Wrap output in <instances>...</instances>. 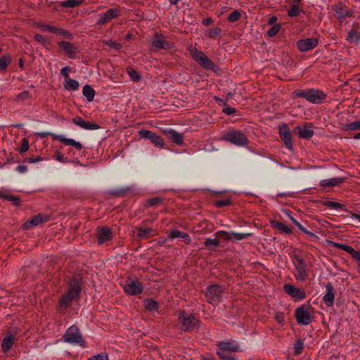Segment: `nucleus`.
Returning a JSON list of instances; mask_svg holds the SVG:
<instances>
[{
	"instance_id": "nucleus-44",
	"label": "nucleus",
	"mask_w": 360,
	"mask_h": 360,
	"mask_svg": "<svg viewBox=\"0 0 360 360\" xmlns=\"http://www.w3.org/2000/svg\"><path fill=\"white\" fill-rule=\"evenodd\" d=\"M11 59L8 56H3L0 58V70H4L10 63Z\"/></svg>"
},
{
	"instance_id": "nucleus-22",
	"label": "nucleus",
	"mask_w": 360,
	"mask_h": 360,
	"mask_svg": "<svg viewBox=\"0 0 360 360\" xmlns=\"http://www.w3.org/2000/svg\"><path fill=\"white\" fill-rule=\"evenodd\" d=\"M164 133L168 135L169 139L177 145H181L183 143L181 134H179L174 130L167 129L164 131Z\"/></svg>"
},
{
	"instance_id": "nucleus-36",
	"label": "nucleus",
	"mask_w": 360,
	"mask_h": 360,
	"mask_svg": "<svg viewBox=\"0 0 360 360\" xmlns=\"http://www.w3.org/2000/svg\"><path fill=\"white\" fill-rule=\"evenodd\" d=\"M288 216L301 231L310 236L317 238V236L314 233L307 231L299 221H297L295 218H293L289 213H288Z\"/></svg>"
},
{
	"instance_id": "nucleus-24",
	"label": "nucleus",
	"mask_w": 360,
	"mask_h": 360,
	"mask_svg": "<svg viewBox=\"0 0 360 360\" xmlns=\"http://www.w3.org/2000/svg\"><path fill=\"white\" fill-rule=\"evenodd\" d=\"M342 178H331L323 179L320 181V186L323 187H333L340 185L343 182Z\"/></svg>"
},
{
	"instance_id": "nucleus-38",
	"label": "nucleus",
	"mask_w": 360,
	"mask_h": 360,
	"mask_svg": "<svg viewBox=\"0 0 360 360\" xmlns=\"http://www.w3.org/2000/svg\"><path fill=\"white\" fill-rule=\"evenodd\" d=\"M144 307L150 311H155L158 309V302L153 299H146L143 301Z\"/></svg>"
},
{
	"instance_id": "nucleus-50",
	"label": "nucleus",
	"mask_w": 360,
	"mask_h": 360,
	"mask_svg": "<svg viewBox=\"0 0 360 360\" xmlns=\"http://www.w3.org/2000/svg\"><path fill=\"white\" fill-rule=\"evenodd\" d=\"M325 205L330 208L334 209V210H339L342 207V205L333 201H327L326 202Z\"/></svg>"
},
{
	"instance_id": "nucleus-60",
	"label": "nucleus",
	"mask_w": 360,
	"mask_h": 360,
	"mask_svg": "<svg viewBox=\"0 0 360 360\" xmlns=\"http://www.w3.org/2000/svg\"><path fill=\"white\" fill-rule=\"evenodd\" d=\"M223 112L228 115H231L236 112V109L229 106H224Z\"/></svg>"
},
{
	"instance_id": "nucleus-6",
	"label": "nucleus",
	"mask_w": 360,
	"mask_h": 360,
	"mask_svg": "<svg viewBox=\"0 0 360 360\" xmlns=\"http://www.w3.org/2000/svg\"><path fill=\"white\" fill-rule=\"evenodd\" d=\"M64 340L71 344H77L84 347V341L79 333V328L75 326H70L65 332Z\"/></svg>"
},
{
	"instance_id": "nucleus-11",
	"label": "nucleus",
	"mask_w": 360,
	"mask_h": 360,
	"mask_svg": "<svg viewBox=\"0 0 360 360\" xmlns=\"http://www.w3.org/2000/svg\"><path fill=\"white\" fill-rule=\"evenodd\" d=\"M139 134L141 138L150 139L158 146L163 147L165 145L164 140L160 136L149 130L142 129L139 131Z\"/></svg>"
},
{
	"instance_id": "nucleus-41",
	"label": "nucleus",
	"mask_w": 360,
	"mask_h": 360,
	"mask_svg": "<svg viewBox=\"0 0 360 360\" xmlns=\"http://www.w3.org/2000/svg\"><path fill=\"white\" fill-rule=\"evenodd\" d=\"M345 128L347 130L349 131L360 130V119L347 124Z\"/></svg>"
},
{
	"instance_id": "nucleus-10",
	"label": "nucleus",
	"mask_w": 360,
	"mask_h": 360,
	"mask_svg": "<svg viewBox=\"0 0 360 360\" xmlns=\"http://www.w3.org/2000/svg\"><path fill=\"white\" fill-rule=\"evenodd\" d=\"M318 45V40L314 37L300 39L297 42L300 51L305 52L314 49Z\"/></svg>"
},
{
	"instance_id": "nucleus-63",
	"label": "nucleus",
	"mask_w": 360,
	"mask_h": 360,
	"mask_svg": "<svg viewBox=\"0 0 360 360\" xmlns=\"http://www.w3.org/2000/svg\"><path fill=\"white\" fill-rule=\"evenodd\" d=\"M69 72H70V68L68 66L63 68L60 70L61 75L65 78V79H68V78H70Z\"/></svg>"
},
{
	"instance_id": "nucleus-18",
	"label": "nucleus",
	"mask_w": 360,
	"mask_h": 360,
	"mask_svg": "<svg viewBox=\"0 0 360 360\" xmlns=\"http://www.w3.org/2000/svg\"><path fill=\"white\" fill-rule=\"evenodd\" d=\"M280 136L283 143H285V146L289 150H292L291 134L288 128L285 127L280 130Z\"/></svg>"
},
{
	"instance_id": "nucleus-56",
	"label": "nucleus",
	"mask_w": 360,
	"mask_h": 360,
	"mask_svg": "<svg viewBox=\"0 0 360 360\" xmlns=\"http://www.w3.org/2000/svg\"><path fill=\"white\" fill-rule=\"evenodd\" d=\"M349 254L351 255L353 259H354L360 264V250H355L353 248H352Z\"/></svg>"
},
{
	"instance_id": "nucleus-5",
	"label": "nucleus",
	"mask_w": 360,
	"mask_h": 360,
	"mask_svg": "<svg viewBox=\"0 0 360 360\" xmlns=\"http://www.w3.org/2000/svg\"><path fill=\"white\" fill-rule=\"evenodd\" d=\"M295 318L299 324H309L313 318L311 307L304 304L298 307L295 311Z\"/></svg>"
},
{
	"instance_id": "nucleus-27",
	"label": "nucleus",
	"mask_w": 360,
	"mask_h": 360,
	"mask_svg": "<svg viewBox=\"0 0 360 360\" xmlns=\"http://www.w3.org/2000/svg\"><path fill=\"white\" fill-rule=\"evenodd\" d=\"M13 344V337L11 335H7L2 340L1 348L4 352H8Z\"/></svg>"
},
{
	"instance_id": "nucleus-46",
	"label": "nucleus",
	"mask_w": 360,
	"mask_h": 360,
	"mask_svg": "<svg viewBox=\"0 0 360 360\" xmlns=\"http://www.w3.org/2000/svg\"><path fill=\"white\" fill-rule=\"evenodd\" d=\"M281 30L280 25H274L267 31V35L270 37L275 36Z\"/></svg>"
},
{
	"instance_id": "nucleus-20",
	"label": "nucleus",
	"mask_w": 360,
	"mask_h": 360,
	"mask_svg": "<svg viewBox=\"0 0 360 360\" xmlns=\"http://www.w3.org/2000/svg\"><path fill=\"white\" fill-rule=\"evenodd\" d=\"M335 15L339 19L345 18L347 16H351L352 12L345 6L337 5L334 8Z\"/></svg>"
},
{
	"instance_id": "nucleus-61",
	"label": "nucleus",
	"mask_w": 360,
	"mask_h": 360,
	"mask_svg": "<svg viewBox=\"0 0 360 360\" xmlns=\"http://www.w3.org/2000/svg\"><path fill=\"white\" fill-rule=\"evenodd\" d=\"M160 201H161V199L160 198H153L149 199L147 201V205L148 206H153V205L159 203Z\"/></svg>"
},
{
	"instance_id": "nucleus-40",
	"label": "nucleus",
	"mask_w": 360,
	"mask_h": 360,
	"mask_svg": "<svg viewBox=\"0 0 360 360\" xmlns=\"http://www.w3.org/2000/svg\"><path fill=\"white\" fill-rule=\"evenodd\" d=\"M347 39L351 43L357 42L360 39V34L356 31H350Z\"/></svg>"
},
{
	"instance_id": "nucleus-17",
	"label": "nucleus",
	"mask_w": 360,
	"mask_h": 360,
	"mask_svg": "<svg viewBox=\"0 0 360 360\" xmlns=\"http://www.w3.org/2000/svg\"><path fill=\"white\" fill-rule=\"evenodd\" d=\"M112 232L108 227H101L97 230V238L100 244L111 239Z\"/></svg>"
},
{
	"instance_id": "nucleus-14",
	"label": "nucleus",
	"mask_w": 360,
	"mask_h": 360,
	"mask_svg": "<svg viewBox=\"0 0 360 360\" xmlns=\"http://www.w3.org/2000/svg\"><path fill=\"white\" fill-rule=\"evenodd\" d=\"M72 122L77 126L86 130H96L100 128L99 125L88 121H85L84 119L79 116L74 117Z\"/></svg>"
},
{
	"instance_id": "nucleus-48",
	"label": "nucleus",
	"mask_w": 360,
	"mask_h": 360,
	"mask_svg": "<svg viewBox=\"0 0 360 360\" xmlns=\"http://www.w3.org/2000/svg\"><path fill=\"white\" fill-rule=\"evenodd\" d=\"M37 26L44 31H49L51 33H53L56 31V27L51 26L49 25H45L42 23H37Z\"/></svg>"
},
{
	"instance_id": "nucleus-37",
	"label": "nucleus",
	"mask_w": 360,
	"mask_h": 360,
	"mask_svg": "<svg viewBox=\"0 0 360 360\" xmlns=\"http://www.w3.org/2000/svg\"><path fill=\"white\" fill-rule=\"evenodd\" d=\"M84 0H66L61 1L60 5L64 8H75L79 6Z\"/></svg>"
},
{
	"instance_id": "nucleus-51",
	"label": "nucleus",
	"mask_w": 360,
	"mask_h": 360,
	"mask_svg": "<svg viewBox=\"0 0 360 360\" xmlns=\"http://www.w3.org/2000/svg\"><path fill=\"white\" fill-rule=\"evenodd\" d=\"M54 34L61 35L66 38L72 37V34L67 30L63 29L56 28V31L53 32Z\"/></svg>"
},
{
	"instance_id": "nucleus-23",
	"label": "nucleus",
	"mask_w": 360,
	"mask_h": 360,
	"mask_svg": "<svg viewBox=\"0 0 360 360\" xmlns=\"http://www.w3.org/2000/svg\"><path fill=\"white\" fill-rule=\"evenodd\" d=\"M59 47L63 49L69 57H72L75 53V47L70 42L61 41L58 43Z\"/></svg>"
},
{
	"instance_id": "nucleus-21",
	"label": "nucleus",
	"mask_w": 360,
	"mask_h": 360,
	"mask_svg": "<svg viewBox=\"0 0 360 360\" xmlns=\"http://www.w3.org/2000/svg\"><path fill=\"white\" fill-rule=\"evenodd\" d=\"M171 239L179 238L181 241L188 243L191 241L189 236L184 232L179 231L176 229L172 230L169 234Z\"/></svg>"
},
{
	"instance_id": "nucleus-55",
	"label": "nucleus",
	"mask_w": 360,
	"mask_h": 360,
	"mask_svg": "<svg viewBox=\"0 0 360 360\" xmlns=\"http://www.w3.org/2000/svg\"><path fill=\"white\" fill-rule=\"evenodd\" d=\"M220 33V30L219 28H212L209 30L207 32V36H209L211 38H215L217 37Z\"/></svg>"
},
{
	"instance_id": "nucleus-49",
	"label": "nucleus",
	"mask_w": 360,
	"mask_h": 360,
	"mask_svg": "<svg viewBox=\"0 0 360 360\" xmlns=\"http://www.w3.org/2000/svg\"><path fill=\"white\" fill-rule=\"evenodd\" d=\"M105 44L117 51L120 50L122 47L120 44L117 43L112 40H107L105 41Z\"/></svg>"
},
{
	"instance_id": "nucleus-59",
	"label": "nucleus",
	"mask_w": 360,
	"mask_h": 360,
	"mask_svg": "<svg viewBox=\"0 0 360 360\" xmlns=\"http://www.w3.org/2000/svg\"><path fill=\"white\" fill-rule=\"evenodd\" d=\"M274 319L278 323H283L284 321L285 316L283 313L276 312L274 316Z\"/></svg>"
},
{
	"instance_id": "nucleus-7",
	"label": "nucleus",
	"mask_w": 360,
	"mask_h": 360,
	"mask_svg": "<svg viewBox=\"0 0 360 360\" xmlns=\"http://www.w3.org/2000/svg\"><path fill=\"white\" fill-rule=\"evenodd\" d=\"M124 290L127 295H136L143 291V285L137 280L128 279L124 285Z\"/></svg>"
},
{
	"instance_id": "nucleus-42",
	"label": "nucleus",
	"mask_w": 360,
	"mask_h": 360,
	"mask_svg": "<svg viewBox=\"0 0 360 360\" xmlns=\"http://www.w3.org/2000/svg\"><path fill=\"white\" fill-rule=\"evenodd\" d=\"M55 159L56 161L61 163H67L69 162L68 157H65L60 150L55 151Z\"/></svg>"
},
{
	"instance_id": "nucleus-47",
	"label": "nucleus",
	"mask_w": 360,
	"mask_h": 360,
	"mask_svg": "<svg viewBox=\"0 0 360 360\" xmlns=\"http://www.w3.org/2000/svg\"><path fill=\"white\" fill-rule=\"evenodd\" d=\"M87 360H108V355L106 352H101L89 358Z\"/></svg>"
},
{
	"instance_id": "nucleus-39",
	"label": "nucleus",
	"mask_w": 360,
	"mask_h": 360,
	"mask_svg": "<svg viewBox=\"0 0 360 360\" xmlns=\"http://www.w3.org/2000/svg\"><path fill=\"white\" fill-rule=\"evenodd\" d=\"M328 243L330 244V246L332 247H334V248H339L340 250H342L348 253H349V251L351 250L352 248L351 246L349 245H345V244H342V243H336V242H334V241H329Z\"/></svg>"
},
{
	"instance_id": "nucleus-32",
	"label": "nucleus",
	"mask_w": 360,
	"mask_h": 360,
	"mask_svg": "<svg viewBox=\"0 0 360 360\" xmlns=\"http://www.w3.org/2000/svg\"><path fill=\"white\" fill-rule=\"evenodd\" d=\"M300 0H291V6L288 11V15L290 17H295L300 13Z\"/></svg>"
},
{
	"instance_id": "nucleus-9",
	"label": "nucleus",
	"mask_w": 360,
	"mask_h": 360,
	"mask_svg": "<svg viewBox=\"0 0 360 360\" xmlns=\"http://www.w3.org/2000/svg\"><path fill=\"white\" fill-rule=\"evenodd\" d=\"M222 294V289L219 285L210 286L206 293L207 301L212 304H215L220 299Z\"/></svg>"
},
{
	"instance_id": "nucleus-28",
	"label": "nucleus",
	"mask_w": 360,
	"mask_h": 360,
	"mask_svg": "<svg viewBox=\"0 0 360 360\" xmlns=\"http://www.w3.org/2000/svg\"><path fill=\"white\" fill-rule=\"evenodd\" d=\"M190 53L193 58L200 65H202V53L195 47L191 46L189 48Z\"/></svg>"
},
{
	"instance_id": "nucleus-25",
	"label": "nucleus",
	"mask_w": 360,
	"mask_h": 360,
	"mask_svg": "<svg viewBox=\"0 0 360 360\" xmlns=\"http://www.w3.org/2000/svg\"><path fill=\"white\" fill-rule=\"evenodd\" d=\"M300 137L303 139H309L314 135L313 129L308 126L297 127Z\"/></svg>"
},
{
	"instance_id": "nucleus-19",
	"label": "nucleus",
	"mask_w": 360,
	"mask_h": 360,
	"mask_svg": "<svg viewBox=\"0 0 360 360\" xmlns=\"http://www.w3.org/2000/svg\"><path fill=\"white\" fill-rule=\"evenodd\" d=\"M326 293L323 297V300L328 307H332L334 303V294L333 285L329 283L326 286Z\"/></svg>"
},
{
	"instance_id": "nucleus-34",
	"label": "nucleus",
	"mask_w": 360,
	"mask_h": 360,
	"mask_svg": "<svg viewBox=\"0 0 360 360\" xmlns=\"http://www.w3.org/2000/svg\"><path fill=\"white\" fill-rule=\"evenodd\" d=\"M47 219H48L46 217H44L42 215L38 214V215L34 217L33 218H32L29 221L25 223V227H27L29 225L35 226H37L44 221H46Z\"/></svg>"
},
{
	"instance_id": "nucleus-8",
	"label": "nucleus",
	"mask_w": 360,
	"mask_h": 360,
	"mask_svg": "<svg viewBox=\"0 0 360 360\" xmlns=\"http://www.w3.org/2000/svg\"><path fill=\"white\" fill-rule=\"evenodd\" d=\"M179 319L182 324V329L184 330L192 329L195 326L198 322L193 315L185 312L180 313Z\"/></svg>"
},
{
	"instance_id": "nucleus-15",
	"label": "nucleus",
	"mask_w": 360,
	"mask_h": 360,
	"mask_svg": "<svg viewBox=\"0 0 360 360\" xmlns=\"http://www.w3.org/2000/svg\"><path fill=\"white\" fill-rule=\"evenodd\" d=\"M54 138H55V139L60 141L65 145L72 146L78 150H81L83 148V146L80 142L77 141L73 139L66 138L62 134L54 135Z\"/></svg>"
},
{
	"instance_id": "nucleus-64",
	"label": "nucleus",
	"mask_w": 360,
	"mask_h": 360,
	"mask_svg": "<svg viewBox=\"0 0 360 360\" xmlns=\"http://www.w3.org/2000/svg\"><path fill=\"white\" fill-rule=\"evenodd\" d=\"M217 354L221 358V360H235L234 358L229 356L226 354H224L221 352H217Z\"/></svg>"
},
{
	"instance_id": "nucleus-26",
	"label": "nucleus",
	"mask_w": 360,
	"mask_h": 360,
	"mask_svg": "<svg viewBox=\"0 0 360 360\" xmlns=\"http://www.w3.org/2000/svg\"><path fill=\"white\" fill-rule=\"evenodd\" d=\"M152 44L154 47L158 49H167V42L160 36L156 34L152 41Z\"/></svg>"
},
{
	"instance_id": "nucleus-62",
	"label": "nucleus",
	"mask_w": 360,
	"mask_h": 360,
	"mask_svg": "<svg viewBox=\"0 0 360 360\" xmlns=\"http://www.w3.org/2000/svg\"><path fill=\"white\" fill-rule=\"evenodd\" d=\"M34 39L37 41H38L41 44H43L47 41L46 38L44 36L39 34H37L34 36Z\"/></svg>"
},
{
	"instance_id": "nucleus-30",
	"label": "nucleus",
	"mask_w": 360,
	"mask_h": 360,
	"mask_svg": "<svg viewBox=\"0 0 360 360\" xmlns=\"http://www.w3.org/2000/svg\"><path fill=\"white\" fill-rule=\"evenodd\" d=\"M79 84L77 80L71 78H68V79H65L64 83L65 89L68 91H76L79 89Z\"/></svg>"
},
{
	"instance_id": "nucleus-57",
	"label": "nucleus",
	"mask_w": 360,
	"mask_h": 360,
	"mask_svg": "<svg viewBox=\"0 0 360 360\" xmlns=\"http://www.w3.org/2000/svg\"><path fill=\"white\" fill-rule=\"evenodd\" d=\"M294 349H295V353L296 354H300L302 352V349H303V343L300 341L297 342L295 344Z\"/></svg>"
},
{
	"instance_id": "nucleus-45",
	"label": "nucleus",
	"mask_w": 360,
	"mask_h": 360,
	"mask_svg": "<svg viewBox=\"0 0 360 360\" xmlns=\"http://www.w3.org/2000/svg\"><path fill=\"white\" fill-rule=\"evenodd\" d=\"M216 66L207 57L204 56V69L216 71Z\"/></svg>"
},
{
	"instance_id": "nucleus-4",
	"label": "nucleus",
	"mask_w": 360,
	"mask_h": 360,
	"mask_svg": "<svg viewBox=\"0 0 360 360\" xmlns=\"http://www.w3.org/2000/svg\"><path fill=\"white\" fill-rule=\"evenodd\" d=\"M297 96L304 98L307 101L315 104L322 103L326 98V94L323 91L313 89L299 91L297 93Z\"/></svg>"
},
{
	"instance_id": "nucleus-16",
	"label": "nucleus",
	"mask_w": 360,
	"mask_h": 360,
	"mask_svg": "<svg viewBox=\"0 0 360 360\" xmlns=\"http://www.w3.org/2000/svg\"><path fill=\"white\" fill-rule=\"evenodd\" d=\"M217 346L219 349L218 352H221L224 354H226V352H237L239 350L238 345L234 341L221 342Z\"/></svg>"
},
{
	"instance_id": "nucleus-29",
	"label": "nucleus",
	"mask_w": 360,
	"mask_h": 360,
	"mask_svg": "<svg viewBox=\"0 0 360 360\" xmlns=\"http://www.w3.org/2000/svg\"><path fill=\"white\" fill-rule=\"evenodd\" d=\"M190 53L193 58L200 65H202V53L195 47L191 46L189 48Z\"/></svg>"
},
{
	"instance_id": "nucleus-35",
	"label": "nucleus",
	"mask_w": 360,
	"mask_h": 360,
	"mask_svg": "<svg viewBox=\"0 0 360 360\" xmlns=\"http://www.w3.org/2000/svg\"><path fill=\"white\" fill-rule=\"evenodd\" d=\"M271 225L274 229H276L285 233H292V230L282 222L278 221H273L271 222Z\"/></svg>"
},
{
	"instance_id": "nucleus-54",
	"label": "nucleus",
	"mask_w": 360,
	"mask_h": 360,
	"mask_svg": "<svg viewBox=\"0 0 360 360\" xmlns=\"http://www.w3.org/2000/svg\"><path fill=\"white\" fill-rule=\"evenodd\" d=\"M214 205L217 207H224V206H228V205H231V200L229 199H228V198L227 199H224V200H217L214 202Z\"/></svg>"
},
{
	"instance_id": "nucleus-58",
	"label": "nucleus",
	"mask_w": 360,
	"mask_h": 360,
	"mask_svg": "<svg viewBox=\"0 0 360 360\" xmlns=\"http://www.w3.org/2000/svg\"><path fill=\"white\" fill-rule=\"evenodd\" d=\"M6 200L12 202L14 205H18L20 203V199L15 195H8Z\"/></svg>"
},
{
	"instance_id": "nucleus-43",
	"label": "nucleus",
	"mask_w": 360,
	"mask_h": 360,
	"mask_svg": "<svg viewBox=\"0 0 360 360\" xmlns=\"http://www.w3.org/2000/svg\"><path fill=\"white\" fill-rule=\"evenodd\" d=\"M127 73L130 77L131 79L134 82H138L141 79L140 75L134 69L129 68L127 70Z\"/></svg>"
},
{
	"instance_id": "nucleus-1",
	"label": "nucleus",
	"mask_w": 360,
	"mask_h": 360,
	"mask_svg": "<svg viewBox=\"0 0 360 360\" xmlns=\"http://www.w3.org/2000/svg\"><path fill=\"white\" fill-rule=\"evenodd\" d=\"M80 290L81 286L79 281L76 280H72L70 281L68 292L65 294L60 299V309L67 307L72 300L77 299L80 292Z\"/></svg>"
},
{
	"instance_id": "nucleus-2",
	"label": "nucleus",
	"mask_w": 360,
	"mask_h": 360,
	"mask_svg": "<svg viewBox=\"0 0 360 360\" xmlns=\"http://www.w3.org/2000/svg\"><path fill=\"white\" fill-rule=\"evenodd\" d=\"M292 263L295 267L294 276L297 281H304L308 277V269L305 261L298 255L292 257Z\"/></svg>"
},
{
	"instance_id": "nucleus-53",
	"label": "nucleus",
	"mask_w": 360,
	"mask_h": 360,
	"mask_svg": "<svg viewBox=\"0 0 360 360\" xmlns=\"http://www.w3.org/2000/svg\"><path fill=\"white\" fill-rule=\"evenodd\" d=\"M28 149H29V142H28L27 139L25 138L22 140V144L19 149V152L20 153H24Z\"/></svg>"
},
{
	"instance_id": "nucleus-3",
	"label": "nucleus",
	"mask_w": 360,
	"mask_h": 360,
	"mask_svg": "<svg viewBox=\"0 0 360 360\" xmlns=\"http://www.w3.org/2000/svg\"><path fill=\"white\" fill-rule=\"evenodd\" d=\"M223 139L238 146H245L248 144L247 136L238 130H231L224 135Z\"/></svg>"
},
{
	"instance_id": "nucleus-33",
	"label": "nucleus",
	"mask_w": 360,
	"mask_h": 360,
	"mask_svg": "<svg viewBox=\"0 0 360 360\" xmlns=\"http://www.w3.org/2000/svg\"><path fill=\"white\" fill-rule=\"evenodd\" d=\"M82 93L89 102L94 101L95 96V91L90 85H85L83 87Z\"/></svg>"
},
{
	"instance_id": "nucleus-52",
	"label": "nucleus",
	"mask_w": 360,
	"mask_h": 360,
	"mask_svg": "<svg viewBox=\"0 0 360 360\" xmlns=\"http://www.w3.org/2000/svg\"><path fill=\"white\" fill-rule=\"evenodd\" d=\"M240 18V13L238 11H233L229 16V20L230 22H236Z\"/></svg>"
},
{
	"instance_id": "nucleus-12",
	"label": "nucleus",
	"mask_w": 360,
	"mask_h": 360,
	"mask_svg": "<svg viewBox=\"0 0 360 360\" xmlns=\"http://www.w3.org/2000/svg\"><path fill=\"white\" fill-rule=\"evenodd\" d=\"M285 292L295 300H303L305 296V292L302 288H295V286L286 284L283 287Z\"/></svg>"
},
{
	"instance_id": "nucleus-31",
	"label": "nucleus",
	"mask_w": 360,
	"mask_h": 360,
	"mask_svg": "<svg viewBox=\"0 0 360 360\" xmlns=\"http://www.w3.org/2000/svg\"><path fill=\"white\" fill-rule=\"evenodd\" d=\"M156 233L154 230L150 228L147 229H141L139 228L137 229L136 235L139 238H147L150 236H155Z\"/></svg>"
},
{
	"instance_id": "nucleus-13",
	"label": "nucleus",
	"mask_w": 360,
	"mask_h": 360,
	"mask_svg": "<svg viewBox=\"0 0 360 360\" xmlns=\"http://www.w3.org/2000/svg\"><path fill=\"white\" fill-rule=\"evenodd\" d=\"M120 11L117 8H110L106 12L99 14L97 23L105 24L119 15Z\"/></svg>"
}]
</instances>
